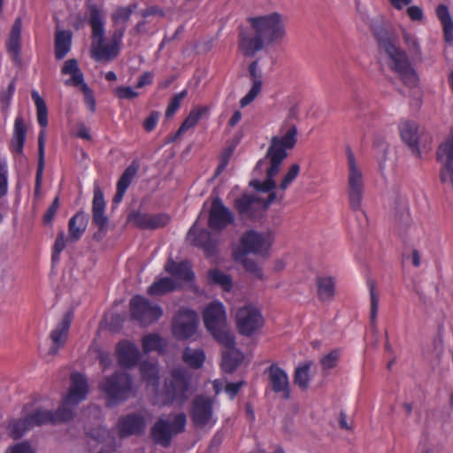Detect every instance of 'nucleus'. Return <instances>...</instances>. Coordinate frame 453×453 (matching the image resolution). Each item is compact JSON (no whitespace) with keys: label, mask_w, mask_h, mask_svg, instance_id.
Instances as JSON below:
<instances>
[{"label":"nucleus","mask_w":453,"mask_h":453,"mask_svg":"<svg viewBox=\"0 0 453 453\" xmlns=\"http://www.w3.org/2000/svg\"><path fill=\"white\" fill-rule=\"evenodd\" d=\"M81 91L84 95V101L88 108L89 111H95L96 110V100L93 95L92 90L88 87L86 83H82L81 86H80Z\"/></svg>","instance_id":"51"},{"label":"nucleus","mask_w":453,"mask_h":453,"mask_svg":"<svg viewBox=\"0 0 453 453\" xmlns=\"http://www.w3.org/2000/svg\"><path fill=\"white\" fill-rule=\"evenodd\" d=\"M368 288L370 296V320L372 325L374 326L377 319L380 296L374 281L370 280L368 282Z\"/></svg>","instance_id":"36"},{"label":"nucleus","mask_w":453,"mask_h":453,"mask_svg":"<svg viewBox=\"0 0 453 453\" xmlns=\"http://www.w3.org/2000/svg\"><path fill=\"white\" fill-rule=\"evenodd\" d=\"M335 281L333 277H319L317 279L318 295L321 301L329 302L334 296Z\"/></svg>","instance_id":"32"},{"label":"nucleus","mask_w":453,"mask_h":453,"mask_svg":"<svg viewBox=\"0 0 453 453\" xmlns=\"http://www.w3.org/2000/svg\"><path fill=\"white\" fill-rule=\"evenodd\" d=\"M146 426V420L141 414L127 415L119 418L117 430L121 437H127L142 432Z\"/></svg>","instance_id":"21"},{"label":"nucleus","mask_w":453,"mask_h":453,"mask_svg":"<svg viewBox=\"0 0 453 453\" xmlns=\"http://www.w3.org/2000/svg\"><path fill=\"white\" fill-rule=\"evenodd\" d=\"M435 13L441 22L445 42L453 46V18L449 8L445 4H439L435 9Z\"/></svg>","instance_id":"26"},{"label":"nucleus","mask_w":453,"mask_h":453,"mask_svg":"<svg viewBox=\"0 0 453 453\" xmlns=\"http://www.w3.org/2000/svg\"><path fill=\"white\" fill-rule=\"evenodd\" d=\"M403 258L409 261L415 268H418L422 264V254L416 248H411L408 252L404 253Z\"/></svg>","instance_id":"48"},{"label":"nucleus","mask_w":453,"mask_h":453,"mask_svg":"<svg viewBox=\"0 0 453 453\" xmlns=\"http://www.w3.org/2000/svg\"><path fill=\"white\" fill-rule=\"evenodd\" d=\"M61 73L64 75L70 76V78L65 81V84L67 86L80 87L82 83H85L83 74L75 59L66 60L63 65Z\"/></svg>","instance_id":"27"},{"label":"nucleus","mask_w":453,"mask_h":453,"mask_svg":"<svg viewBox=\"0 0 453 453\" xmlns=\"http://www.w3.org/2000/svg\"><path fill=\"white\" fill-rule=\"evenodd\" d=\"M133 12V6L121 7L115 11L113 13V19L117 22H126L131 13Z\"/></svg>","instance_id":"55"},{"label":"nucleus","mask_w":453,"mask_h":453,"mask_svg":"<svg viewBox=\"0 0 453 453\" xmlns=\"http://www.w3.org/2000/svg\"><path fill=\"white\" fill-rule=\"evenodd\" d=\"M213 400L211 397L199 395L195 398L191 409V419L198 428H211L217 421L212 411Z\"/></svg>","instance_id":"14"},{"label":"nucleus","mask_w":453,"mask_h":453,"mask_svg":"<svg viewBox=\"0 0 453 453\" xmlns=\"http://www.w3.org/2000/svg\"><path fill=\"white\" fill-rule=\"evenodd\" d=\"M10 453H35V452L28 443L19 442L10 448Z\"/></svg>","instance_id":"61"},{"label":"nucleus","mask_w":453,"mask_h":453,"mask_svg":"<svg viewBox=\"0 0 453 453\" xmlns=\"http://www.w3.org/2000/svg\"><path fill=\"white\" fill-rule=\"evenodd\" d=\"M379 47L387 58L388 66L394 71L402 81L410 88H416L419 79L417 72L411 65L409 54L392 36L381 37Z\"/></svg>","instance_id":"5"},{"label":"nucleus","mask_w":453,"mask_h":453,"mask_svg":"<svg viewBox=\"0 0 453 453\" xmlns=\"http://www.w3.org/2000/svg\"><path fill=\"white\" fill-rule=\"evenodd\" d=\"M311 363L305 362L296 367L295 383L302 388H307L310 384Z\"/></svg>","instance_id":"40"},{"label":"nucleus","mask_w":453,"mask_h":453,"mask_svg":"<svg viewBox=\"0 0 453 453\" xmlns=\"http://www.w3.org/2000/svg\"><path fill=\"white\" fill-rule=\"evenodd\" d=\"M93 221L100 229H104L107 226L108 219L104 216V211H93Z\"/></svg>","instance_id":"60"},{"label":"nucleus","mask_w":453,"mask_h":453,"mask_svg":"<svg viewBox=\"0 0 453 453\" xmlns=\"http://www.w3.org/2000/svg\"><path fill=\"white\" fill-rule=\"evenodd\" d=\"M262 81H253L252 85L249 92L240 101L241 107H246L252 103L255 98L260 94L262 90Z\"/></svg>","instance_id":"43"},{"label":"nucleus","mask_w":453,"mask_h":453,"mask_svg":"<svg viewBox=\"0 0 453 453\" xmlns=\"http://www.w3.org/2000/svg\"><path fill=\"white\" fill-rule=\"evenodd\" d=\"M67 242H70V236L66 237L63 231L58 233L53 248V262L58 259V256L61 253V251L65 248Z\"/></svg>","instance_id":"44"},{"label":"nucleus","mask_w":453,"mask_h":453,"mask_svg":"<svg viewBox=\"0 0 453 453\" xmlns=\"http://www.w3.org/2000/svg\"><path fill=\"white\" fill-rule=\"evenodd\" d=\"M71 34L67 31H58L55 39V53L58 59L63 58L71 49Z\"/></svg>","instance_id":"34"},{"label":"nucleus","mask_w":453,"mask_h":453,"mask_svg":"<svg viewBox=\"0 0 453 453\" xmlns=\"http://www.w3.org/2000/svg\"><path fill=\"white\" fill-rule=\"evenodd\" d=\"M205 353L202 349L187 347L182 353L183 362L194 369L201 368L205 361Z\"/></svg>","instance_id":"31"},{"label":"nucleus","mask_w":453,"mask_h":453,"mask_svg":"<svg viewBox=\"0 0 453 453\" xmlns=\"http://www.w3.org/2000/svg\"><path fill=\"white\" fill-rule=\"evenodd\" d=\"M234 220L231 211L223 204L219 198L212 200L210 211L208 225L212 230H221L226 227Z\"/></svg>","instance_id":"19"},{"label":"nucleus","mask_w":453,"mask_h":453,"mask_svg":"<svg viewBox=\"0 0 453 453\" xmlns=\"http://www.w3.org/2000/svg\"><path fill=\"white\" fill-rule=\"evenodd\" d=\"M92 437L99 442L110 443L112 441L110 433L105 428L103 427H99L98 429L94 431L92 433Z\"/></svg>","instance_id":"57"},{"label":"nucleus","mask_w":453,"mask_h":453,"mask_svg":"<svg viewBox=\"0 0 453 453\" xmlns=\"http://www.w3.org/2000/svg\"><path fill=\"white\" fill-rule=\"evenodd\" d=\"M201 219V215L199 216L198 219L195 222V224L193 225V226L190 228V230L188 231V239L193 242L195 245H197V246H203L204 247V249L207 250V247L206 245L203 242V241L201 240V236L202 235H204V236H207L208 235V233L203 231L200 234V236H196V231H197V227H198V221Z\"/></svg>","instance_id":"46"},{"label":"nucleus","mask_w":453,"mask_h":453,"mask_svg":"<svg viewBox=\"0 0 453 453\" xmlns=\"http://www.w3.org/2000/svg\"><path fill=\"white\" fill-rule=\"evenodd\" d=\"M159 119V114L153 112L151 113L144 121V127L147 131H151L155 128L157 120Z\"/></svg>","instance_id":"63"},{"label":"nucleus","mask_w":453,"mask_h":453,"mask_svg":"<svg viewBox=\"0 0 453 453\" xmlns=\"http://www.w3.org/2000/svg\"><path fill=\"white\" fill-rule=\"evenodd\" d=\"M197 313L190 309L181 308L173 320L172 332L178 340H188L198 330Z\"/></svg>","instance_id":"12"},{"label":"nucleus","mask_w":453,"mask_h":453,"mask_svg":"<svg viewBox=\"0 0 453 453\" xmlns=\"http://www.w3.org/2000/svg\"><path fill=\"white\" fill-rule=\"evenodd\" d=\"M138 165L133 162L123 173L117 186L127 189L138 171Z\"/></svg>","instance_id":"42"},{"label":"nucleus","mask_w":453,"mask_h":453,"mask_svg":"<svg viewBox=\"0 0 453 453\" xmlns=\"http://www.w3.org/2000/svg\"><path fill=\"white\" fill-rule=\"evenodd\" d=\"M116 352L119 364L128 368L135 365L140 357L136 345L127 340L118 344Z\"/></svg>","instance_id":"23"},{"label":"nucleus","mask_w":453,"mask_h":453,"mask_svg":"<svg viewBox=\"0 0 453 453\" xmlns=\"http://www.w3.org/2000/svg\"><path fill=\"white\" fill-rule=\"evenodd\" d=\"M141 373L147 381L149 387L155 388L158 384V370L156 364L142 363L141 365Z\"/></svg>","instance_id":"38"},{"label":"nucleus","mask_w":453,"mask_h":453,"mask_svg":"<svg viewBox=\"0 0 453 453\" xmlns=\"http://www.w3.org/2000/svg\"><path fill=\"white\" fill-rule=\"evenodd\" d=\"M134 223L142 228H151V215L150 214H136L134 217Z\"/></svg>","instance_id":"56"},{"label":"nucleus","mask_w":453,"mask_h":453,"mask_svg":"<svg viewBox=\"0 0 453 453\" xmlns=\"http://www.w3.org/2000/svg\"><path fill=\"white\" fill-rule=\"evenodd\" d=\"M8 169L5 161H0V198L6 195L8 189Z\"/></svg>","instance_id":"47"},{"label":"nucleus","mask_w":453,"mask_h":453,"mask_svg":"<svg viewBox=\"0 0 453 453\" xmlns=\"http://www.w3.org/2000/svg\"><path fill=\"white\" fill-rule=\"evenodd\" d=\"M170 220L166 214L151 215L152 229L165 226Z\"/></svg>","instance_id":"59"},{"label":"nucleus","mask_w":453,"mask_h":453,"mask_svg":"<svg viewBox=\"0 0 453 453\" xmlns=\"http://www.w3.org/2000/svg\"><path fill=\"white\" fill-rule=\"evenodd\" d=\"M251 33L241 32L238 48L245 57H254L266 45L281 42L287 36L283 16L272 12L250 16L247 19Z\"/></svg>","instance_id":"3"},{"label":"nucleus","mask_w":453,"mask_h":453,"mask_svg":"<svg viewBox=\"0 0 453 453\" xmlns=\"http://www.w3.org/2000/svg\"><path fill=\"white\" fill-rule=\"evenodd\" d=\"M270 385L275 393L280 394L284 399L290 396L289 380L287 372L277 365H272L269 370Z\"/></svg>","instance_id":"22"},{"label":"nucleus","mask_w":453,"mask_h":453,"mask_svg":"<svg viewBox=\"0 0 453 453\" xmlns=\"http://www.w3.org/2000/svg\"><path fill=\"white\" fill-rule=\"evenodd\" d=\"M224 349L222 351L221 367L225 372H233L243 361V355L234 346V337L232 336L231 344L220 343Z\"/></svg>","instance_id":"24"},{"label":"nucleus","mask_w":453,"mask_h":453,"mask_svg":"<svg viewBox=\"0 0 453 453\" xmlns=\"http://www.w3.org/2000/svg\"><path fill=\"white\" fill-rule=\"evenodd\" d=\"M242 385V382H231L227 383L225 386L226 393L231 397L234 398V395L237 394L239 389L241 388Z\"/></svg>","instance_id":"64"},{"label":"nucleus","mask_w":453,"mask_h":453,"mask_svg":"<svg viewBox=\"0 0 453 453\" xmlns=\"http://www.w3.org/2000/svg\"><path fill=\"white\" fill-rule=\"evenodd\" d=\"M401 38L407 53L413 58L418 59L422 58L421 42L417 34L404 27L400 28Z\"/></svg>","instance_id":"25"},{"label":"nucleus","mask_w":453,"mask_h":453,"mask_svg":"<svg viewBox=\"0 0 453 453\" xmlns=\"http://www.w3.org/2000/svg\"><path fill=\"white\" fill-rule=\"evenodd\" d=\"M296 144V128L289 127L283 136L272 138L266 156L260 159L255 168V173H265V180H253L250 184L256 188L253 196L244 195L235 201V207L241 214L253 216V211L265 210L271 204L280 203L283 196L271 192L275 188L274 178L281 169L288 150Z\"/></svg>","instance_id":"1"},{"label":"nucleus","mask_w":453,"mask_h":453,"mask_svg":"<svg viewBox=\"0 0 453 453\" xmlns=\"http://www.w3.org/2000/svg\"><path fill=\"white\" fill-rule=\"evenodd\" d=\"M88 392V382L83 375L78 372L73 373L68 391L63 396L61 405L55 412L46 407H38L31 412H26L23 418L9 424V434L13 438H19L35 426L71 420L74 416L75 407L85 400Z\"/></svg>","instance_id":"2"},{"label":"nucleus","mask_w":453,"mask_h":453,"mask_svg":"<svg viewBox=\"0 0 453 453\" xmlns=\"http://www.w3.org/2000/svg\"><path fill=\"white\" fill-rule=\"evenodd\" d=\"M100 388L107 395L111 403H114L127 397L132 388V381L127 373H116L105 379L100 384Z\"/></svg>","instance_id":"15"},{"label":"nucleus","mask_w":453,"mask_h":453,"mask_svg":"<svg viewBox=\"0 0 453 453\" xmlns=\"http://www.w3.org/2000/svg\"><path fill=\"white\" fill-rule=\"evenodd\" d=\"M206 111V108L204 107H198L193 109L188 118L184 120V122L181 124L180 127L179 128L177 132V135H180L183 134L184 132L188 131V129L194 127L199 119H201L202 115Z\"/></svg>","instance_id":"39"},{"label":"nucleus","mask_w":453,"mask_h":453,"mask_svg":"<svg viewBox=\"0 0 453 453\" xmlns=\"http://www.w3.org/2000/svg\"><path fill=\"white\" fill-rule=\"evenodd\" d=\"M207 279L210 284L220 287L224 291H230L233 287L232 279L229 275L219 271L212 269L208 272Z\"/></svg>","instance_id":"35"},{"label":"nucleus","mask_w":453,"mask_h":453,"mask_svg":"<svg viewBox=\"0 0 453 453\" xmlns=\"http://www.w3.org/2000/svg\"><path fill=\"white\" fill-rule=\"evenodd\" d=\"M27 129L21 117H17L14 121L13 136L12 139V150L16 154H21L26 141Z\"/></svg>","instance_id":"29"},{"label":"nucleus","mask_w":453,"mask_h":453,"mask_svg":"<svg viewBox=\"0 0 453 453\" xmlns=\"http://www.w3.org/2000/svg\"><path fill=\"white\" fill-rule=\"evenodd\" d=\"M31 96L36 107L38 123L41 127L46 128L48 125V110L45 102L36 90H33Z\"/></svg>","instance_id":"37"},{"label":"nucleus","mask_w":453,"mask_h":453,"mask_svg":"<svg viewBox=\"0 0 453 453\" xmlns=\"http://www.w3.org/2000/svg\"><path fill=\"white\" fill-rule=\"evenodd\" d=\"M21 19L17 18L12 25L7 40V49L14 58H18L20 51Z\"/></svg>","instance_id":"30"},{"label":"nucleus","mask_w":453,"mask_h":453,"mask_svg":"<svg viewBox=\"0 0 453 453\" xmlns=\"http://www.w3.org/2000/svg\"><path fill=\"white\" fill-rule=\"evenodd\" d=\"M89 24L92 27L93 42L91 45V56L96 61H108L115 58L119 53V44L123 32L115 34L112 42L105 45L104 42L103 11L96 5L88 6Z\"/></svg>","instance_id":"6"},{"label":"nucleus","mask_w":453,"mask_h":453,"mask_svg":"<svg viewBox=\"0 0 453 453\" xmlns=\"http://www.w3.org/2000/svg\"><path fill=\"white\" fill-rule=\"evenodd\" d=\"M192 395L191 375L184 368L174 369L165 383L163 392L157 395V404L183 405Z\"/></svg>","instance_id":"7"},{"label":"nucleus","mask_w":453,"mask_h":453,"mask_svg":"<svg viewBox=\"0 0 453 453\" xmlns=\"http://www.w3.org/2000/svg\"><path fill=\"white\" fill-rule=\"evenodd\" d=\"M187 418L184 413H179L168 420L159 419L152 428V437L156 443L167 446L173 435L184 431Z\"/></svg>","instance_id":"11"},{"label":"nucleus","mask_w":453,"mask_h":453,"mask_svg":"<svg viewBox=\"0 0 453 453\" xmlns=\"http://www.w3.org/2000/svg\"><path fill=\"white\" fill-rule=\"evenodd\" d=\"M340 357V353L338 350H333L324 356L320 360V365L323 370L327 371L330 370L337 365L338 359Z\"/></svg>","instance_id":"45"},{"label":"nucleus","mask_w":453,"mask_h":453,"mask_svg":"<svg viewBox=\"0 0 453 453\" xmlns=\"http://www.w3.org/2000/svg\"><path fill=\"white\" fill-rule=\"evenodd\" d=\"M88 225V218L82 212L79 211L73 216L68 224L70 242H76L85 232Z\"/></svg>","instance_id":"28"},{"label":"nucleus","mask_w":453,"mask_h":453,"mask_svg":"<svg viewBox=\"0 0 453 453\" xmlns=\"http://www.w3.org/2000/svg\"><path fill=\"white\" fill-rule=\"evenodd\" d=\"M296 115H297L296 110L295 108L291 109L290 111L288 112V119L280 127V134L275 135V137L283 136L286 130L291 126H294L296 128V135L298 134V130H297L296 126L288 121V119H290L296 118ZM273 138H274V136Z\"/></svg>","instance_id":"58"},{"label":"nucleus","mask_w":453,"mask_h":453,"mask_svg":"<svg viewBox=\"0 0 453 453\" xmlns=\"http://www.w3.org/2000/svg\"><path fill=\"white\" fill-rule=\"evenodd\" d=\"M105 209V202L104 198V194L99 188H96L94 192L93 198V211H104Z\"/></svg>","instance_id":"52"},{"label":"nucleus","mask_w":453,"mask_h":453,"mask_svg":"<svg viewBox=\"0 0 453 453\" xmlns=\"http://www.w3.org/2000/svg\"><path fill=\"white\" fill-rule=\"evenodd\" d=\"M165 342L164 339L157 334H148L142 339V349L144 352L161 351L165 347Z\"/></svg>","instance_id":"41"},{"label":"nucleus","mask_w":453,"mask_h":453,"mask_svg":"<svg viewBox=\"0 0 453 453\" xmlns=\"http://www.w3.org/2000/svg\"><path fill=\"white\" fill-rule=\"evenodd\" d=\"M130 308L134 319L143 325L153 323L163 314L162 309L158 305L151 304L146 298L140 296L131 299Z\"/></svg>","instance_id":"16"},{"label":"nucleus","mask_w":453,"mask_h":453,"mask_svg":"<svg viewBox=\"0 0 453 453\" xmlns=\"http://www.w3.org/2000/svg\"><path fill=\"white\" fill-rule=\"evenodd\" d=\"M205 328L219 343L231 344L233 333L226 323V313L223 303L213 301L205 306L203 311Z\"/></svg>","instance_id":"10"},{"label":"nucleus","mask_w":453,"mask_h":453,"mask_svg":"<svg viewBox=\"0 0 453 453\" xmlns=\"http://www.w3.org/2000/svg\"><path fill=\"white\" fill-rule=\"evenodd\" d=\"M273 240V234L270 232H247L242 236L240 246L234 251V260L242 265L254 278L263 279L262 267L257 262L250 258L248 255L269 256Z\"/></svg>","instance_id":"4"},{"label":"nucleus","mask_w":453,"mask_h":453,"mask_svg":"<svg viewBox=\"0 0 453 453\" xmlns=\"http://www.w3.org/2000/svg\"><path fill=\"white\" fill-rule=\"evenodd\" d=\"M235 321L240 334L246 336L256 334L264 326V319L259 310L251 304L238 309Z\"/></svg>","instance_id":"13"},{"label":"nucleus","mask_w":453,"mask_h":453,"mask_svg":"<svg viewBox=\"0 0 453 453\" xmlns=\"http://www.w3.org/2000/svg\"><path fill=\"white\" fill-rule=\"evenodd\" d=\"M406 12L411 20L414 22H421L424 19L423 10L418 5H408Z\"/></svg>","instance_id":"53"},{"label":"nucleus","mask_w":453,"mask_h":453,"mask_svg":"<svg viewBox=\"0 0 453 453\" xmlns=\"http://www.w3.org/2000/svg\"><path fill=\"white\" fill-rule=\"evenodd\" d=\"M59 207V198L56 197L43 216V222L50 225Z\"/></svg>","instance_id":"54"},{"label":"nucleus","mask_w":453,"mask_h":453,"mask_svg":"<svg viewBox=\"0 0 453 453\" xmlns=\"http://www.w3.org/2000/svg\"><path fill=\"white\" fill-rule=\"evenodd\" d=\"M73 316L66 313L62 319L57 324L56 327L50 332V346L48 355L54 357L64 347L68 338L69 328L72 323Z\"/></svg>","instance_id":"18"},{"label":"nucleus","mask_w":453,"mask_h":453,"mask_svg":"<svg viewBox=\"0 0 453 453\" xmlns=\"http://www.w3.org/2000/svg\"><path fill=\"white\" fill-rule=\"evenodd\" d=\"M249 72L251 76L252 81H262V73L258 69V62L257 61H253L250 65Z\"/></svg>","instance_id":"62"},{"label":"nucleus","mask_w":453,"mask_h":453,"mask_svg":"<svg viewBox=\"0 0 453 453\" xmlns=\"http://www.w3.org/2000/svg\"><path fill=\"white\" fill-rule=\"evenodd\" d=\"M347 160V195L352 210L361 211L365 194V171L361 161L350 149L346 150Z\"/></svg>","instance_id":"8"},{"label":"nucleus","mask_w":453,"mask_h":453,"mask_svg":"<svg viewBox=\"0 0 453 453\" xmlns=\"http://www.w3.org/2000/svg\"><path fill=\"white\" fill-rule=\"evenodd\" d=\"M401 138L416 156H420L419 142L424 129L416 122L403 121L399 126Z\"/></svg>","instance_id":"20"},{"label":"nucleus","mask_w":453,"mask_h":453,"mask_svg":"<svg viewBox=\"0 0 453 453\" xmlns=\"http://www.w3.org/2000/svg\"><path fill=\"white\" fill-rule=\"evenodd\" d=\"M114 94L119 99H134L139 96V93L136 92L131 87L119 86L114 89Z\"/></svg>","instance_id":"49"},{"label":"nucleus","mask_w":453,"mask_h":453,"mask_svg":"<svg viewBox=\"0 0 453 453\" xmlns=\"http://www.w3.org/2000/svg\"><path fill=\"white\" fill-rule=\"evenodd\" d=\"M300 165L297 163L292 164L287 172L284 173L281 180L277 187L271 190V192H275L278 195H282L284 196L285 190L294 182L300 173Z\"/></svg>","instance_id":"33"},{"label":"nucleus","mask_w":453,"mask_h":453,"mask_svg":"<svg viewBox=\"0 0 453 453\" xmlns=\"http://www.w3.org/2000/svg\"><path fill=\"white\" fill-rule=\"evenodd\" d=\"M187 94V90H182L173 96L166 110L167 117L172 116L179 109L180 102L185 98Z\"/></svg>","instance_id":"50"},{"label":"nucleus","mask_w":453,"mask_h":453,"mask_svg":"<svg viewBox=\"0 0 453 453\" xmlns=\"http://www.w3.org/2000/svg\"><path fill=\"white\" fill-rule=\"evenodd\" d=\"M438 158L441 162V181L453 188V129L440 145Z\"/></svg>","instance_id":"17"},{"label":"nucleus","mask_w":453,"mask_h":453,"mask_svg":"<svg viewBox=\"0 0 453 453\" xmlns=\"http://www.w3.org/2000/svg\"><path fill=\"white\" fill-rule=\"evenodd\" d=\"M165 270L172 277H164L156 280L148 288V294L150 296H161L173 291L180 288L182 282L191 281L195 275L191 266L188 262L175 263L169 259L165 265Z\"/></svg>","instance_id":"9"}]
</instances>
